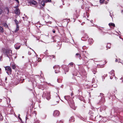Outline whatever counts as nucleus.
Listing matches in <instances>:
<instances>
[{"instance_id":"nucleus-44","label":"nucleus","mask_w":123,"mask_h":123,"mask_svg":"<svg viewBox=\"0 0 123 123\" xmlns=\"http://www.w3.org/2000/svg\"><path fill=\"white\" fill-rule=\"evenodd\" d=\"M115 76V75H114V76H113H113Z\"/></svg>"},{"instance_id":"nucleus-43","label":"nucleus","mask_w":123,"mask_h":123,"mask_svg":"<svg viewBox=\"0 0 123 123\" xmlns=\"http://www.w3.org/2000/svg\"><path fill=\"white\" fill-rule=\"evenodd\" d=\"M68 70H67V72H68Z\"/></svg>"},{"instance_id":"nucleus-4","label":"nucleus","mask_w":123,"mask_h":123,"mask_svg":"<svg viewBox=\"0 0 123 123\" xmlns=\"http://www.w3.org/2000/svg\"><path fill=\"white\" fill-rule=\"evenodd\" d=\"M6 53L8 57L9 56H11L12 55V51L9 50H6Z\"/></svg>"},{"instance_id":"nucleus-32","label":"nucleus","mask_w":123,"mask_h":123,"mask_svg":"<svg viewBox=\"0 0 123 123\" xmlns=\"http://www.w3.org/2000/svg\"><path fill=\"white\" fill-rule=\"evenodd\" d=\"M112 78L113 77H110V79H112Z\"/></svg>"},{"instance_id":"nucleus-23","label":"nucleus","mask_w":123,"mask_h":123,"mask_svg":"<svg viewBox=\"0 0 123 123\" xmlns=\"http://www.w3.org/2000/svg\"><path fill=\"white\" fill-rule=\"evenodd\" d=\"M73 62H71L69 63V64L70 65H71L72 66H73Z\"/></svg>"},{"instance_id":"nucleus-33","label":"nucleus","mask_w":123,"mask_h":123,"mask_svg":"<svg viewBox=\"0 0 123 123\" xmlns=\"http://www.w3.org/2000/svg\"><path fill=\"white\" fill-rule=\"evenodd\" d=\"M1 71V69L0 68V73Z\"/></svg>"},{"instance_id":"nucleus-17","label":"nucleus","mask_w":123,"mask_h":123,"mask_svg":"<svg viewBox=\"0 0 123 123\" xmlns=\"http://www.w3.org/2000/svg\"><path fill=\"white\" fill-rule=\"evenodd\" d=\"M41 4L43 6H44L45 5L44 1H42L41 2Z\"/></svg>"},{"instance_id":"nucleus-30","label":"nucleus","mask_w":123,"mask_h":123,"mask_svg":"<svg viewBox=\"0 0 123 123\" xmlns=\"http://www.w3.org/2000/svg\"><path fill=\"white\" fill-rule=\"evenodd\" d=\"M19 116H20V115H19V116H18L19 118V119L20 120H21V118L20 117H19Z\"/></svg>"},{"instance_id":"nucleus-36","label":"nucleus","mask_w":123,"mask_h":123,"mask_svg":"<svg viewBox=\"0 0 123 123\" xmlns=\"http://www.w3.org/2000/svg\"><path fill=\"white\" fill-rule=\"evenodd\" d=\"M23 80V79H20V80H22V79ZM20 81H21V80H19Z\"/></svg>"},{"instance_id":"nucleus-15","label":"nucleus","mask_w":123,"mask_h":123,"mask_svg":"<svg viewBox=\"0 0 123 123\" xmlns=\"http://www.w3.org/2000/svg\"><path fill=\"white\" fill-rule=\"evenodd\" d=\"M109 25L110 26H112L113 27H114L115 26V24L114 23H110L109 24Z\"/></svg>"},{"instance_id":"nucleus-10","label":"nucleus","mask_w":123,"mask_h":123,"mask_svg":"<svg viewBox=\"0 0 123 123\" xmlns=\"http://www.w3.org/2000/svg\"><path fill=\"white\" fill-rule=\"evenodd\" d=\"M2 25L4 27L6 28H8V27L7 24L5 23H3L2 24Z\"/></svg>"},{"instance_id":"nucleus-24","label":"nucleus","mask_w":123,"mask_h":123,"mask_svg":"<svg viewBox=\"0 0 123 123\" xmlns=\"http://www.w3.org/2000/svg\"><path fill=\"white\" fill-rule=\"evenodd\" d=\"M76 55L77 56H79V57H80V54H79V53H76Z\"/></svg>"},{"instance_id":"nucleus-29","label":"nucleus","mask_w":123,"mask_h":123,"mask_svg":"<svg viewBox=\"0 0 123 123\" xmlns=\"http://www.w3.org/2000/svg\"><path fill=\"white\" fill-rule=\"evenodd\" d=\"M18 3H19V1L18 0H15Z\"/></svg>"},{"instance_id":"nucleus-25","label":"nucleus","mask_w":123,"mask_h":123,"mask_svg":"<svg viewBox=\"0 0 123 123\" xmlns=\"http://www.w3.org/2000/svg\"><path fill=\"white\" fill-rule=\"evenodd\" d=\"M3 119V117L2 116H0V120H1Z\"/></svg>"},{"instance_id":"nucleus-39","label":"nucleus","mask_w":123,"mask_h":123,"mask_svg":"<svg viewBox=\"0 0 123 123\" xmlns=\"http://www.w3.org/2000/svg\"><path fill=\"white\" fill-rule=\"evenodd\" d=\"M95 79H94L93 78V81Z\"/></svg>"},{"instance_id":"nucleus-19","label":"nucleus","mask_w":123,"mask_h":123,"mask_svg":"<svg viewBox=\"0 0 123 123\" xmlns=\"http://www.w3.org/2000/svg\"><path fill=\"white\" fill-rule=\"evenodd\" d=\"M92 87H96L97 86L96 84H93L92 85Z\"/></svg>"},{"instance_id":"nucleus-38","label":"nucleus","mask_w":123,"mask_h":123,"mask_svg":"<svg viewBox=\"0 0 123 123\" xmlns=\"http://www.w3.org/2000/svg\"><path fill=\"white\" fill-rule=\"evenodd\" d=\"M116 78H116V77H115V80H116Z\"/></svg>"},{"instance_id":"nucleus-16","label":"nucleus","mask_w":123,"mask_h":123,"mask_svg":"<svg viewBox=\"0 0 123 123\" xmlns=\"http://www.w3.org/2000/svg\"><path fill=\"white\" fill-rule=\"evenodd\" d=\"M14 21L16 25V26L17 25H18V21L16 19H15L14 20Z\"/></svg>"},{"instance_id":"nucleus-1","label":"nucleus","mask_w":123,"mask_h":123,"mask_svg":"<svg viewBox=\"0 0 123 123\" xmlns=\"http://www.w3.org/2000/svg\"><path fill=\"white\" fill-rule=\"evenodd\" d=\"M64 98L67 101L68 103H69L70 107L74 110H75L74 104L72 99H71L70 97L68 96H65Z\"/></svg>"},{"instance_id":"nucleus-9","label":"nucleus","mask_w":123,"mask_h":123,"mask_svg":"<svg viewBox=\"0 0 123 123\" xmlns=\"http://www.w3.org/2000/svg\"><path fill=\"white\" fill-rule=\"evenodd\" d=\"M20 45L19 43H17L14 45L15 48L16 49H19L20 47Z\"/></svg>"},{"instance_id":"nucleus-45","label":"nucleus","mask_w":123,"mask_h":123,"mask_svg":"<svg viewBox=\"0 0 123 123\" xmlns=\"http://www.w3.org/2000/svg\"><path fill=\"white\" fill-rule=\"evenodd\" d=\"M26 118H27V117H26Z\"/></svg>"},{"instance_id":"nucleus-28","label":"nucleus","mask_w":123,"mask_h":123,"mask_svg":"<svg viewBox=\"0 0 123 123\" xmlns=\"http://www.w3.org/2000/svg\"><path fill=\"white\" fill-rule=\"evenodd\" d=\"M63 121H60L59 122V123H62Z\"/></svg>"},{"instance_id":"nucleus-35","label":"nucleus","mask_w":123,"mask_h":123,"mask_svg":"<svg viewBox=\"0 0 123 123\" xmlns=\"http://www.w3.org/2000/svg\"><path fill=\"white\" fill-rule=\"evenodd\" d=\"M7 77H6V78H5V80H7Z\"/></svg>"},{"instance_id":"nucleus-40","label":"nucleus","mask_w":123,"mask_h":123,"mask_svg":"<svg viewBox=\"0 0 123 123\" xmlns=\"http://www.w3.org/2000/svg\"><path fill=\"white\" fill-rule=\"evenodd\" d=\"M55 68V67H54L53 68Z\"/></svg>"},{"instance_id":"nucleus-11","label":"nucleus","mask_w":123,"mask_h":123,"mask_svg":"<svg viewBox=\"0 0 123 123\" xmlns=\"http://www.w3.org/2000/svg\"><path fill=\"white\" fill-rule=\"evenodd\" d=\"M69 120L70 121L73 122L74 121V117H72L70 118L69 119Z\"/></svg>"},{"instance_id":"nucleus-3","label":"nucleus","mask_w":123,"mask_h":123,"mask_svg":"<svg viewBox=\"0 0 123 123\" xmlns=\"http://www.w3.org/2000/svg\"><path fill=\"white\" fill-rule=\"evenodd\" d=\"M5 68L6 70L7 71V73L8 72H10V74L12 72V70L10 67L7 66L5 67Z\"/></svg>"},{"instance_id":"nucleus-31","label":"nucleus","mask_w":123,"mask_h":123,"mask_svg":"<svg viewBox=\"0 0 123 123\" xmlns=\"http://www.w3.org/2000/svg\"><path fill=\"white\" fill-rule=\"evenodd\" d=\"M53 33H55V30H53Z\"/></svg>"},{"instance_id":"nucleus-42","label":"nucleus","mask_w":123,"mask_h":123,"mask_svg":"<svg viewBox=\"0 0 123 123\" xmlns=\"http://www.w3.org/2000/svg\"><path fill=\"white\" fill-rule=\"evenodd\" d=\"M96 82H97V81L96 80V81L95 82V83H96Z\"/></svg>"},{"instance_id":"nucleus-13","label":"nucleus","mask_w":123,"mask_h":123,"mask_svg":"<svg viewBox=\"0 0 123 123\" xmlns=\"http://www.w3.org/2000/svg\"><path fill=\"white\" fill-rule=\"evenodd\" d=\"M11 66L12 68L13 69H14L16 68V66L14 64H12L11 65Z\"/></svg>"},{"instance_id":"nucleus-26","label":"nucleus","mask_w":123,"mask_h":123,"mask_svg":"<svg viewBox=\"0 0 123 123\" xmlns=\"http://www.w3.org/2000/svg\"><path fill=\"white\" fill-rule=\"evenodd\" d=\"M47 2H50L51 1V0H45Z\"/></svg>"},{"instance_id":"nucleus-41","label":"nucleus","mask_w":123,"mask_h":123,"mask_svg":"<svg viewBox=\"0 0 123 123\" xmlns=\"http://www.w3.org/2000/svg\"><path fill=\"white\" fill-rule=\"evenodd\" d=\"M23 19H24V17H23Z\"/></svg>"},{"instance_id":"nucleus-18","label":"nucleus","mask_w":123,"mask_h":123,"mask_svg":"<svg viewBox=\"0 0 123 123\" xmlns=\"http://www.w3.org/2000/svg\"><path fill=\"white\" fill-rule=\"evenodd\" d=\"M57 69H58L57 70H55V73H58V72L59 71V67H58L57 68Z\"/></svg>"},{"instance_id":"nucleus-22","label":"nucleus","mask_w":123,"mask_h":123,"mask_svg":"<svg viewBox=\"0 0 123 123\" xmlns=\"http://www.w3.org/2000/svg\"><path fill=\"white\" fill-rule=\"evenodd\" d=\"M104 0H100V3H103L104 2Z\"/></svg>"},{"instance_id":"nucleus-6","label":"nucleus","mask_w":123,"mask_h":123,"mask_svg":"<svg viewBox=\"0 0 123 123\" xmlns=\"http://www.w3.org/2000/svg\"><path fill=\"white\" fill-rule=\"evenodd\" d=\"M101 95H102V96L103 97V94L102 93H101L100 94ZM105 102V98L103 97H102L101 99L100 100V103H99V104H100L101 103H103L104 102Z\"/></svg>"},{"instance_id":"nucleus-27","label":"nucleus","mask_w":123,"mask_h":123,"mask_svg":"<svg viewBox=\"0 0 123 123\" xmlns=\"http://www.w3.org/2000/svg\"><path fill=\"white\" fill-rule=\"evenodd\" d=\"M38 62H39L40 61H41V59L40 58H38Z\"/></svg>"},{"instance_id":"nucleus-37","label":"nucleus","mask_w":123,"mask_h":123,"mask_svg":"<svg viewBox=\"0 0 123 123\" xmlns=\"http://www.w3.org/2000/svg\"><path fill=\"white\" fill-rule=\"evenodd\" d=\"M8 99H9V101H10V99L9 98H8Z\"/></svg>"},{"instance_id":"nucleus-2","label":"nucleus","mask_w":123,"mask_h":123,"mask_svg":"<svg viewBox=\"0 0 123 123\" xmlns=\"http://www.w3.org/2000/svg\"><path fill=\"white\" fill-rule=\"evenodd\" d=\"M50 92L49 91L47 92H46L44 93L42 95L43 97L45 96L46 97L47 99L49 100L50 98Z\"/></svg>"},{"instance_id":"nucleus-12","label":"nucleus","mask_w":123,"mask_h":123,"mask_svg":"<svg viewBox=\"0 0 123 123\" xmlns=\"http://www.w3.org/2000/svg\"><path fill=\"white\" fill-rule=\"evenodd\" d=\"M4 30L3 28L0 26V32H3Z\"/></svg>"},{"instance_id":"nucleus-5","label":"nucleus","mask_w":123,"mask_h":123,"mask_svg":"<svg viewBox=\"0 0 123 123\" xmlns=\"http://www.w3.org/2000/svg\"><path fill=\"white\" fill-rule=\"evenodd\" d=\"M60 114V112L57 110L53 112V115L54 116H58Z\"/></svg>"},{"instance_id":"nucleus-7","label":"nucleus","mask_w":123,"mask_h":123,"mask_svg":"<svg viewBox=\"0 0 123 123\" xmlns=\"http://www.w3.org/2000/svg\"><path fill=\"white\" fill-rule=\"evenodd\" d=\"M15 8H16L15 13L18 15H19L20 12V10L17 7H16Z\"/></svg>"},{"instance_id":"nucleus-8","label":"nucleus","mask_w":123,"mask_h":123,"mask_svg":"<svg viewBox=\"0 0 123 123\" xmlns=\"http://www.w3.org/2000/svg\"><path fill=\"white\" fill-rule=\"evenodd\" d=\"M30 4L31 5H35L37 4V2L33 0H32L30 2Z\"/></svg>"},{"instance_id":"nucleus-34","label":"nucleus","mask_w":123,"mask_h":123,"mask_svg":"<svg viewBox=\"0 0 123 123\" xmlns=\"http://www.w3.org/2000/svg\"><path fill=\"white\" fill-rule=\"evenodd\" d=\"M105 79V77H104V78L103 79V81L104 80V79Z\"/></svg>"},{"instance_id":"nucleus-14","label":"nucleus","mask_w":123,"mask_h":123,"mask_svg":"<svg viewBox=\"0 0 123 123\" xmlns=\"http://www.w3.org/2000/svg\"><path fill=\"white\" fill-rule=\"evenodd\" d=\"M19 30V26L18 25H17L16 26V30H15V32H16L18 31Z\"/></svg>"},{"instance_id":"nucleus-21","label":"nucleus","mask_w":123,"mask_h":123,"mask_svg":"<svg viewBox=\"0 0 123 123\" xmlns=\"http://www.w3.org/2000/svg\"><path fill=\"white\" fill-rule=\"evenodd\" d=\"M3 12L2 10L0 8V14H1Z\"/></svg>"},{"instance_id":"nucleus-46","label":"nucleus","mask_w":123,"mask_h":123,"mask_svg":"<svg viewBox=\"0 0 123 123\" xmlns=\"http://www.w3.org/2000/svg\"><path fill=\"white\" fill-rule=\"evenodd\" d=\"M58 98H60L59 97H58Z\"/></svg>"},{"instance_id":"nucleus-20","label":"nucleus","mask_w":123,"mask_h":123,"mask_svg":"<svg viewBox=\"0 0 123 123\" xmlns=\"http://www.w3.org/2000/svg\"><path fill=\"white\" fill-rule=\"evenodd\" d=\"M6 11L7 12V14H8L9 13V9L8 8H7L6 9Z\"/></svg>"}]
</instances>
